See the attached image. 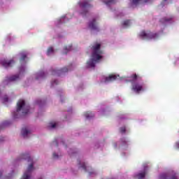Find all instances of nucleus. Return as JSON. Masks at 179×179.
Returning a JSON list of instances; mask_svg holds the SVG:
<instances>
[{
	"instance_id": "4468645a",
	"label": "nucleus",
	"mask_w": 179,
	"mask_h": 179,
	"mask_svg": "<svg viewBox=\"0 0 179 179\" xmlns=\"http://www.w3.org/2000/svg\"><path fill=\"white\" fill-rule=\"evenodd\" d=\"M84 116L87 120H89L90 118H92V117H94V114H93L92 112H85L84 113Z\"/></svg>"
},
{
	"instance_id": "1a4fd4ad",
	"label": "nucleus",
	"mask_w": 179,
	"mask_h": 179,
	"mask_svg": "<svg viewBox=\"0 0 179 179\" xmlns=\"http://www.w3.org/2000/svg\"><path fill=\"white\" fill-rule=\"evenodd\" d=\"M88 27L90 30H96V31H99V27H97L96 19H92V20L90 22Z\"/></svg>"
},
{
	"instance_id": "0eeeda50",
	"label": "nucleus",
	"mask_w": 179,
	"mask_h": 179,
	"mask_svg": "<svg viewBox=\"0 0 179 179\" xmlns=\"http://www.w3.org/2000/svg\"><path fill=\"white\" fill-rule=\"evenodd\" d=\"M69 69L66 67H64L63 69H61L60 70H53L52 71V75H55L56 76H61V75L64 73H66L68 72Z\"/></svg>"
},
{
	"instance_id": "f257e3e1",
	"label": "nucleus",
	"mask_w": 179,
	"mask_h": 179,
	"mask_svg": "<svg viewBox=\"0 0 179 179\" xmlns=\"http://www.w3.org/2000/svg\"><path fill=\"white\" fill-rule=\"evenodd\" d=\"M101 44L96 43L92 45L91 50H92V59H90L87 62V67L88 68H94L96 66V62H99L103 56V51L101 50Z\"/></svg>"
},
{
	"instance_id": "bb28decb",
	"label": "nucleus",
	"mask_w": 179,
	"mask_h": 179,
	"mask_svg": "<svg viewBox=\"0 0 179 179\" xmlns=\"http://www.w3.org/2000/svg\"><path fill=\"white\" fill-rule=\"evenodd\" d=\"M55 85H58V80H55L53 82H52V86H54Z\"/></svg>"
},
{
	"instance_id": "2eb2a0df",
	"label": "nucleus",
	"mask_w": 179,
	"mask_h": 179,
	"mask_svg": "<svg viewBox=\"0 0 179 179\" xmlns=\"http://www.w3.org/2000/svg\"><path fill=\"white\" fill-rule=\"evenodd\" d=\"M22 159H24L25 160H27L28 162H31V158L30 157V155L29 154H22L21 155Z\"/></svg>"
},
{
	"instance_id": "c9c22d12",
	"label": "nucleus",
	"mask_w": 179,
	"mask_h": 179,
	"mask_svg": "<svg viewBox=\"0 0 179 179\" xmlns=\"http://www.w3.org/2000/svg\"><path fill=\"white\" fill-rule=\"evenodd\" d=\"M164 1H167V0H164Z\"/></svg>"
},
{
	"instance_id": "423d86ee",
	"label": "nucleus",
	"mask_w": 179,
	"mask_h": 179,
	"mask_svg": "<svg viewBox=\"0 0 179 179\" xmlns=\"http://www.w3.org/2000/svg\"><path fill=\"white\" fill-rule=\"evenodd\" d=\"M1 64L2 65V66H3V68H12V66H13L15 62L13 61V59H10V60H8L6 59H4L3 60H1Z\"/></svg>"
},
{
	"instance_id": "ddd939ff",
	"label": "nucleus",
	"mask_w": 179,
	"mask_h": 179,
	"mask_svg": "<svg viewBox=\"0 0 179 179\" xmlns=\"http://www.w3.org/2000/svg\"><path fill=\"white\" fill-rule=\"evenodd\" d=\"M171 20H173V17H170L169 18H166V17L162 18L159 20V22L163 24H164V23H167V22H171Z\"/></svg>"
},
{
	"instance_id": "a211bd4d",
	"label": "nucleus",
	"mask_w": 179,
	"mask_h": 179,
	"mask_svg": "<svg viewBox=\"0 0 179 179\" xmlns=\"http://www.w3.org/2000/svg\"><path fill=\"white\" fill-rule=\"evenodd\" d=\"M145 176H146V172H142L136 176L138 179H143L145 178Z\"/></svg>"
},
{
	"instance_id": "a878e982",
	"label": "nucleus",
	"mask_w": 179,
	"mask_h": 179,
	"mask_svg": "<svg viewBox=\"0 0 179 179\" xmlns=\"http://www.w3.org/2000/svg\"><path fill=\"white\" fill-rule=\"evenodd\" d=\"M121 134H125L126 129L125 127H121L120 129Z\"/></svg>"
},
{
	"instance_id": "393cba45",
	"label": "nucleus",
	"mask_w": 179,
	"mask_h": 179,
	"mask_svg": "<svg viewBox=\"0 0 179 179\" xmlns=\"http://www.w3.org/2000/svg\"><path fill=\"white\" fill-rule=\"evenodd\" d=\"M55 127H57L56 123H52V122L49 123V128H55Z\"/></svg>"
},
{
	"instance_id": "aec40b11",
	"label": "nucleus",
	"mask_w": 179,
	"mask_h": 179,
	"mask_svg": "<svg viewBox=\"0 0 179 179\" xmlns=\"http://www.w3.org/2000/svg\"><path fill=\"white\" fill-rule=\"evenodd\" d=\"M51 54H54V48L52 47H50L48 49L47 51V55H51Z\"/></svg>"
},
{
	"instance_id": "72a5a7b5",
	"label": "nucleus",
	"mask_w": 179,
	"mask_h": 179,
	"mask_svg": "<svg viewBox=\"0 0 179 179\" xmlns=\"http://www.w3.org/2000/svg\"><path fill=\"white\" fill-rule=\"evenodd\" d=\"M132 1H141V0H132Z\"/></svg>"
},
{
	"instance_id": "7c9ffc66",
	"label": "nucleus",
	"mask_w": 179,
	"mask_h": 179,
	"mask_svg": "<svg viewBox=\"0 0 179 179\" xmlns=\"http://www.w3.org/2000/svg\"><path fill=\"white\" fill-rule=\"evenodd\" d=\"M56 146H58V142L55 141Z\"/></svg>"
},
{
	"instance_id": "39448f33",
	"label": "nucleus",
	"mask_w": 179,
	"mask_h": 179,
	"mask_svg": "<svg viewBox=\"0 0 179 179\" xmlns=\"http://www.w3.org/2000/svg\"><path fill=\"white\" fill-rule=\"evenodd\" d=\"M79 5L83 10V12H81V15H86V13H87V9L90 8V4H89V2L88 1L79 2Z\"/></svg>"
},
{
	"instance_id": "c85d7f7f",
	"label": "nucleus",
	"mask_w": 179,
	"mask_h": 179,
	"mask_svg": "<svg viewBox=\"0 0 179 179\" xmlns=\"http://www.w3.org/2000/svg\"><path fill=\"white\" fill-rule=\"evenodd\" d=\"M53 157H54V159H58V155H57L55 152H54Z\"/></svg>"
},
{
	"instance_id": "7ed1b4c3",
	"label": "nucleus",
	"mask_w": 179,
	"mask_h": 179,
	"mask_svg": "<svg viewBox=\"0 0 179 179\" xmlns=\"http://www.w3.org/2000/svg\"><path fill=\"white\" fill-rule=\"evenodd\" d=\"M29 110H30V108L26 106V102H24V100L20 99L17 103V111L14 112L13 113V115L14 118H17V115H16V113H19V111L22 110L23 115H26V114L29 113Z\"/></svg>"
},
{
	"instance_id": "4be33fe9",
	"label": "nucleus",
	"mask_w": 179,
	"mask_h": 179,
	"mask_svg": "<svg viewBox=\"0 0 179 179\" xmlns=\"http://www.w3.org/2000/svg\"><path fill=\"white\" fill-rule=\"evenodd\" d=\"M140 1H131V6H133V8L134 6H138V4L140 3Z\"/></svg>"
},
{
	"instance_id": "9b49d317",
	"label": "nucleus",
	"mask_w": 179,
	"mask_h": 179,
	"mask_svg": "<svg viewBox=\"0 0 179 179\" xmlns=\"http://www.w3.org/2000/svg\"><path fill=\"white\" fill-rule=\"evenodd\" d=\"M21 134L23 136V138H27L29 135H30L31 131L30 130L27 129V128L24 127L22 129Z\"/></svg>"
},
{
	"instance_id": "f8f14e48",
	"label": "nucleus",
	"mask_w": 179,
	"mask_h": 179,
	"mask_svg": "<svg viewBox=\"0 0 179 179\" xmlns=\"http://www.w3.org/2000/svg\"><path fill=\"white\" fill-rule=\"evenodd\" d=\"M45 77V73H44V71H41L38 73H36V80H38V79H43V78Z\"/></svg>"
},
{
	"instance_id": "cd10ccee",
	"label": "nucleus",
	"mask_w": 179,
	"mask_h": 179,
	"mask_svg": "<svg viewBox=\"0 0 179 179\" xmlns=\"http://www.w3.org/2000/svg\"><path fill=\"white\" fill-rule=\"evenodd\" d=\"M71 46L69 47V48H68V47L66 46L64 48V51H71Z\"/></svg>"
},
{
	"instance_id": "9d476101",
	"label": "nucleus",
	"mask_w": 179,
	"mask_h": 179,
	"mask_svg": "<svg viewBox=\"0 0 179 179\" xmlns=\"http://www.w3.org/2000/svg\"><path fill=\"white\" fill-rule=\"evenodd\" d=\"M117 80V75L110 74L108 77H106L105 82H114Z\"/></svg>"
},
{
	"instance_id": "6e6552de",
	"label": "nucleus",
	"mask_w": 179,
	"mask_h": 179,
	"mask_svg": "<svg viewBox=\"0 0 179 179\" xmlns=\"http://www.w3.org/2000/svg\"><path fill=\"white\" fill-rule=\"evenodd\" d=\"M159 179H178L176 173H163L159 176Z\"/></svg>"
},
{
	"instance_id": "b1692460",
	"label": "nucleus",
	"mask_w": 179,
	"mask_h": 179,
	"mask_svg": "<svg viewBox=\"0 0 179 179\" xmlns=\"http://www.w3.org/2000/svg\"><path fill=\"white\" fill-rule=\"evenodd\" d=\"M65 19H66V17H62L58 20L59 24H61V23H62V22H64V20H65Z\"/></svg>"
},
{
	"instance_id": "c756f323",
	"label": "nucleus",
	"mask_w": 179,
	"mask_h": 179,
	"mask_svg": "<svg viewBox=\"0 0 179 179\" xmlns=\"http://www.w3.org/2000/svg\"><path fill=\"white\" fill-rule=\"evenodd\" d=\"M8 100H9V99L7 96H5L3 98V101H5V102L8 101Z\"/></svg>"
},
{
	"instance_id": "f3484780",
	"label": "nucleus",
	"mask_w": 179,
	"mask_h": 179,
	"mask_svg": "<svg viewBox=\"0 0 179 179\" xmlns=\"http://www.w3.org/2000/svg\"><path fill=\"white\" fill-rule=\"evenodd\" d=\"M122 26H123L124 27H129V26H131V20H124V21L122 22Z\"/></svg>"
},
{
	"instance_id": "f03ea898",
	"label": "nucleus",
	"mask_w": 179,
	"mask_h": 179,
	"mask_svg": "<svg viewBox=\"0 0 179 179\" xmlns=\"http://www.w3.org/2000/svg\"><path fill=\"white\" fill-rule=\"evenodd\" d=\"M141 78L136 73L132 74L128 80V82L131 83V90H134L135 93L139 94L141 92H143L145 89L143 88V84L136 83L137 79Z\"/></svg>"
},
{
	"instance_id": "473e14b6",
	"label": "nucleus",
	"mask_w": 179,
	"mask_h": 179,
	"mask_svg": "<svg viewBox=\"0 0 179 179\" xmlns=\"http://www.w3.org/2000/svg\"><path fill=\"white\" fill-rule=\"evenodd\" d=\"M178 148H179V143H178Z\"/></svg>"
},
{
	"instance_id": "f704fd0d",
	"label": "nucleus",
	"mask_w": 179,
	"mask_h": 179,
	"mask_svg": "<svg viewBox=\"0 0 179 179\" xmlns=\"http://www.w3.org/2000/svg\"><path fill=\"white\" fill-rule=\"evenodd\" d=\"M64 54H67V52H65Z\"/></svg>"
},
{
	"instance_id": "dca6fc26",
	"label": "nucleus",
	"mask_w": 179,
	"mask_h": 179,
	"mask_svg": "<svg viewBox=\"0 0 179 179\" xmlns=\"http://www.w3.org/2000/svg\"><path fill=\"white\" fill-rule=\"evenodd\" d=\"M17 79H19V75H14L8 78L7 80H8V82H14V80H17Z\"/></svg>"
},
{
	"instance_id": "5701e85b",
	"label": "nucleus",
	"mask_w": 179,
	"mask_h": 179,
	"mask_svg": "<svg viewBox=\"0 0 179 179\" xmlns=\"http://www.w3.org/2000/svg\"><path fill=\"white\" fill-rule=\"evenodd\" d=\"M105 5H107V6H110L114 3V1H103Z\"/></svg>"
},
{
	"instance_id": "2f4dec72",
	"label": "nucleus",
	"mask_w": 179,
	"mask_h": 179,
	"mask_svg": "<svg viewBox=\"0 0 179 179\" xmlns=\"http://www.w3.org/2000/svg\"><path fill=\"white\" fill-rule=\"evenodd\" d=\"M0 177H2V173H1V172H0Z\"/></svg>"
},
{
	"instance_id": "6ab92c4d",
	"label": "nucleus",
	"mask_w": 179,
	"mask_h": 179,
	"mask_svg": "<svg viewBox=\"0 0 179 179\" xmlns=\"http://www.w3.org/2000/svg\"><path fill=\"white\" fill-rule=\"evenodd\" d=\"M21 58L20 59V62H24V59L27 58V55L25 53H20Z\"/></svg>"
},
{
	"instance_id": "412c9836",
	"label": "nucleus",
	"mask_w": 179,
	"mask_h": 179,
	"mask_svg": "<svg viewBox=\"0 0 179 179\" xmlns=\"http://www.w3.org/2000/svg\"><path fill=\"white\" fill-rule=\"evenodd\" d=\"M78 164L80 165V167H81V169H83V170H85V171H87V169L86 168V164L85 163L80 164V161H78Z\"/></svg>"
},
{
	"instance_id": "20e7f679",
	"label": "nucleus",
	"mask_w": 179,
	"mask_h": 179,
	"mask_svg": "<svg viewBox=\"0 0 179 179\" xmlns=\"http://www.w3.org/2000/svg\"><path fill=\"white\" fill-rule=\"evenodd\" d=\"M139 37L142 40H152L155 38H157V37H159V35L150 31H142L139 34Z\"/></svg>"
}]
</instances>
